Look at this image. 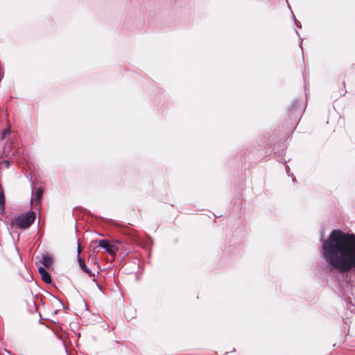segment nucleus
I'll return each instance as SVG.
<instances>
[{
	"label": "nucleus",
	"mask_w": 355,
	"mask_h": 355,
	"mask_svg": "<svg viewBox=\"0 0 355 355\" xmlns=\"http://www.w3.org/2000/svg\"><path fill=\"white\" fill-rule=\"evenodd\" d=\"M322 256L331 269L340 272L355 270V236L332 231L322 243Z\"/></svg>",
	"instance_id": "nucleus-1"
},
{
	"label": "nucleus",
	"mask_w": 355,
	"mask_h": 355,
	"mask_svg": "<svg viewBox=\"0 0 355 355\" xmlns=\"http://www.w3.org/2000/svg\"><path fill=\"white\" fill-rule=\"evenodd\" d=\"M35 218V212L28 211L17 216L15 220L12 221V225L15 224L19 228L25 229L28 227L34 222Z\"/></svg>",
	"instance_id": "nucleus-2"
},
{
	"label": "nucleus",
	"mask_w": 355,
	"mask_h": 355,
	"mask_svg": "<svg viewBox=\"0 0 355 355\" xmlns=\"http://www.w3.org/2000/svg\"><path fill=\"white\" fill-rule=\"evenodd\" d=\"M98 246L103 248L107 252H108L111 255L116 254V252L119 250L116 244L112 243L109 241L105 239L100 240L98 241Z\"/></svg>",
	"instance_id": "nucleus-3"
},
{
	"label": "nucleus",
	"mask_w": 355,
	"mask_h": 355,
	"mask_svg": "<svg viewBox=\"0 0 355 355\" xmlns=\"http://www.w3.org/2000/svg\"><path fill=\"white\" fill-rule=\"evenodd\" d=\"M38 271H39V273L41 275L42 279L44 282H45L46 283L51 282V279L50 275L49 274V272L44 268L40 267L38 268Z\"/></svg>",
	"instance_id": "nucleus-4"
},
{
	"label": "nucleus",
	"mask_w": 355,
	"mask_h": 355,
	"mask_svg": "<svg viewBox=\"0 0 355 355\" xmlns=\"http://www.w3.org/2000/svg\"><path fill=\"white\" fill-rule=\"evenodd\" d=\"M78 261L80 267L84 272L87 273L90 277L94 276V274L87 267V266L85 263V261L82 257H80V256H78Z\"/></svg>",
	"instance_id": "nucleus-5"
},
{
	"label": "nucleus",
	"mask_w": 355,
	"mask_h": 355,
	"mask_svg": "<svg viewBox=\"0 0 355 355\" xmlns=\"http://www.w3.org/2000/svg\"><path fill=\"white\" fill-rule=\"evenodd\" d=\"M41 262L45 267L49 268L53 264V259L49 254H42Z\"/></svg>",
	"instance_id": "nucleus-6"
},
{
	"label": "nucleus",
	"mask_w": 355,
	"mask_h": 355,
	"mask_svg": "<svg viewBox=\"0 0 355 355\" xmlns=\"http://www.w3.org/2000/svg\"><path fill=\"white\" fill-rule=\"evenodd\" d=\"M42 189L41 188L37 189V190L35 191L34 198L32 199V203L33 204L39 202L42 196Z\"/></svg>",
	"instance_id": "nucleus-7"
},
{
	"label": "nucleus",
	"mask_w": 355,
	"mask_h": 355,
	"mask_svg": "<svg viewBox=\"0 0 355 355\" xmlns=\"http://www.w3.org/2000/svg\"><path fill=\"white\" fill-rule=\"evenodd\" d=\"M4 205H5L4 196H3V191H0V208H1V209L3 210L4 209Z\"/></svg>",
	"instance_id": "nucleus-8"
},
{
	"label": "nucleus",
	"mask_w": 355,
	"mask_h": 355,
	"mask_svg": "<svg viewBox=\"0 0 355 355\" xmlns=\"http://www.w3.org/2000/svg\"><path fill=\"white\" fill-rule=\"evenodd\" d=\"M81 252H82V248L80 247V243H78V248H77L78 256H80V254L81 253Z\"/></svg>",
	"instance_id": "nucleus-9"
}]
</instances>
